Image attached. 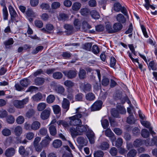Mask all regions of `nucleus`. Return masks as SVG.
<instances>
[{
  "instance_id": "f257e3e1",
  "label": "nucleus",
  "mask_w": 157,
  "mask_h": 157,
  "mask_svg": "<svg viewBox=\"0 0 157 157\" xmlns=\"http://www.w3.org/2000/svg\"><path fill=\"white\" fill-rule=\"evenodd\" d=\"M76 110L77 114L69 118L70 120L69 123L71 125L77 126L81 125L82 121L80 118L82 119L84 123H86V121L85 118L88 116V113L80 108L76 109Z\"/></svg>"
},
{
  "instance_id": "f03ea898",
  "label": "nucleus",
  "mask_w": 157,
  "mask_h": 157,
  "mask_svg": "<svg viewBox=\"0 0 157 157\" xmlns=\"http://www.w3.org/2000/svg\"><path fill=\"white\" fill-rule=\"evenodd\" d=\"M29 101V98L26 97L22 100H14L13 102V104L16 108L21 109L24 107L25 105Z\"/></svg>"
},
{
  "instance_id": "7ed1b4c3",
  "label": "nucleus",
  "mask_w": 157,
  "mask_h": 157,
  "mask_svg": "<svg viewBox=\"0 0 157 157\" xmlns=\"http://www.w3.org/2000/svg\"><path fill=\"white\" fill-rule=\"evenodd\" d=\"M62 72L65 76L69 79L75 78L77 75V71L75 69L64 71Z\"/></svg>"
},
{
  "instance_id": "20e7f679",
  "label": "nucleus",
  "mask_w": 157,
  "mask_h": 157,
  "mask_svg": "<svg viewBox=\"0 0 157 157\" xmlns=\"http://www.w3.org/2000/svg\"><path fill=\"white\" fill-rule=\"evenodd\" d=\"M8 8L10 15L11 20L12 21H15L16 22H17L16 20L18 17V15L14 9L11 5L9 6Z\"/></svg>"
},
{
  "instance_id": "39448f33",
  "label": "nucleus",
  "mask_w": 157,
  "mask_h": 157,
  "mask_svg": "<svg viewBox=\"0 0 157 157\" xmlns=\"http://www.w3.org/2000/svg\"><path fill=\"white\" fill-rule=\"evenodd\" d=\"M144 144L146 146L155 145L157 147V137H154L151 140L147 139L144 141Z\"/></svg>"
},
{
  "instance_id": "423d86ee",
  "label": "nucleus",
  "mask_w": 157,
  "mask_h": 157,
  "mask_svg": "<svg viewBox=\"0 0 157 157\" xmlns=\"http://www.w3.org/2000/svg\"><path fill=\"white\" fill-rule=\"evenodd\" d=\"M51 110L50 109H47L43 110L40 114L41 118L43 120L47 119L50 117Z\"/></svg>"
},
{
  "instance_id": "0eeeda50",
  "label": "nucleus",
  "mask_w": 157,
  "mask_h": 157,
  "mask_svg": "<svg viewBox=\"0 0 157 157\" xmlns=\"http://www.w3.org/2000/svg\"><path fill=\"white\" fill-rule=\"evenodd\" d=\"M102 103V102L101 100L96 101L92 106L91 110L95 111L100 110L101 108Z\"/></svg>"
},
{
  "instance_id": "6e6552de",
  "label": "nucleus",
  "mask_w": 157,
  "mask_h": 157,
  "mask_svg": "<svg viewBox=\"0 0 157 157\" xmlns=\"http://www.w3.org/2000/svg\"><path fill=\"white\" fill-rule=\"evenodd\" d=\"M105 134L106 136L110 138L112 143L114 142L116 139L114 134L110 128H108L105 131Z\"/></svg>"
},
{
  "instance_id": "1a4fd4ad",
  "label": "nucleus",
  "mask_w": 157,
  "mask_h": 157,
  "mask_svg": "<svg viewBox=\"0 0 157 157\" xmlns=\"http://www.w3.org/2000/svg\"><path fill=\"white\" fill-rule=\"evenodd\" d=\"M15 153V150L14 148L9 147L6 150L4 154L6 157H11L14 155Z\"/></svg>"
},
{
  "instance_id": "9d476101",
  "label": "nucleus",
  "mask_w": 157,
  "mask_h": 157,
  "mask_svg": "<svg viewBox=\"0 0 157 157\" xmlns=\"http://www.w3.org/2000/svg\"><path fill=\"white\" fill-rule=\"evenodd\" d=\"M123 27V25L120 23L116 22L113 25V33L120 31Z\"/></svg>"
},
{
  "instance_id": "9b49d317",
  "label": "nucleus",
  "mask_w": 157,
  "mask_h": 157,
  "mask_svg": "<svg viewBox=\"0 0 157 157\" xmlns=\"http://www.w3.org/2000/svg\"><path fill=\"white\" fill-rule=\"evenodd\" d=\"M51 140L52 139L49 136L48 134V135L44 138V139L41 141L40 144L44 147H46L49 145L50 142Z\"/></svg>"
},
{
  "instance_id": "f8f14e48",
  "label": "nucleus",
  "mask_w": 157,
  "mask_h": 157,
  "mask_svg": "<svg viewBox=\"0 0 157 157\" xmlns=\"http://www.w3.org/2000/svg\"><path fill=\"white\" fill-rule=\"evenodd\" d=\"M70 103L69 101L66 98H64L62 103V107L67 112L69 109Z\"/></svg>"
},
{
  "instance_id": "ddd939ff",
  "label": "nucleus",
  "mask_w": 157,
  "mask_h": 157,
  "mask_svg": "<svg viewBox=\"0 0 157 157\" xmlns=\"http://www.w3.org/2000/svg\"><path fill=\"white\" fill-rule=\"evenodd\" d=\"M91 144H93L94 143L95 136L93 131H90L88 132L86 135Z\"/></svg>"
},
{
  "instance_id": "4468645a",
  "label": "nucleus",
  "mask_w": 157,
  "mask_h": 157,
  "mask_svg": "<svg viewBox=\"0 0 157 157\" xmlns=\"http://www.w3.org/2000/svg\"><path fill=\"white\" fill-rule=\"evenodd\" d=\"M147 64L149 71H150L151 69L154 71H157V63L154 60L151 61L148 64V63Z\"/></svg>"
},
{
  "instance_id": "2eb2a0df",
  "label": "nucleus",
  "mask_w": 157,
  "mask_h": 157,
  "mask_svg": "<svg viewBox=\"0 0 157 157\" xmlns=\"http://www.w3.org/2000/svg\"><path fill=\"white\" fill-rule=\"evenodd\" d=\"M77 142L82 147L86 146L88 142L87 140L82 136H79L77 139Z\"/></svg>"
},
{
  "instance_id": "dca6fc26",
  "label": "nucleus",
  "mask_w": 157,
  "mask_h": 157,
  "mask_svg": "<svg viewBox=\"0 0 157 157\" xmlns=\"http://www.w3.org/2000/svg\"><path fill=\"white\" fill-rule=\"evenodd\" d=\"M80 87L85 93L90 91L92 88L91 85L88 83L82 84Z\"/></svg>"
},
{
  "instance_id": "f3484780",
  "label": "nucleus",
  "mask_w": 157,
  "mask_h": 157,
  "mask_svg": "<svg viewBox=\"0 0 157 157\" xmlns=\"http://www.w3.org/2000/svg\"><path fill=\"white\" fill-rule=\"evenodd\" d=\"M44 78L42 77H36L34 79V84L36 86H40L42 85L44 83Z\"/></svg>"
},
{
  "instance_id": "a211bd4d",
  "label": "nucleus",
  "mask_w": 157,
  "mask_h": 157,
  "mask_svg": "<svg viewBox=\"0 0 157 157\" xmlns=\"http://www.w3.org/2000/svg\"><path fill=\"white\" fill-rule=\"evenodd\" d=\"M64 28L67 30L66 32L68 35H71L74 32V27L72 25L67 24H65L64 25Z\"/></svg>"
},
{
  "instance_id": "6ab92c4d",
  "label": "nucleus",
  "mask_w": 157,
  "mask_h": 157,
  "mask_svg": "<svg viewBox=\"0 0 157 157\" xmlns=\"http://www.w3.org/2000/svg\"><path fill=\"white\" fill-rule=\"evenodd\" d=\"M116 19L117 21L121 24H124L126 21V19L124 16L121 13L117 14L116 16Z\"/></svg>"
},
{
  "instance_id": "aec40b11",
  "label": "nucleus",
  "mask_w": 157,
  "mask_h": 157,
  "mask_svg": "<svg viewBox=\"0 0 157 157\" xmlns=\"http://www.w3.org/2000/svg\"><path fill=\"white\" fill-rule=\"evenodd\" d=\"M86 127H87L86 125V126L82 125L81 126L78 125L77 126V129L79 135H82L83 132L86 131L87 128Z\"/></svg>"
},
{
  "instance_id": "412c9836",
  "label": "nucleus",
  "mask_w": 157,
  "mask_h": 157,
  "mask_svg": "<svg viewBox=\"0 0 157 157\" xmlns=\"http://www.w3.org/2000/svg\"><path fill=\"white\" fill-rule=\"evenodd\" d=\"M25 14L28 17H35L37 16L33 10L30 8H28L25 12Z\"/></svg>"
},
{
  "instance_id": "4be33fe9",
  "label": "nucleus",
  "mask_w": 157,
  "mask_h": 157,
  "mask_svg": "<svg viewBox=\"0 0 157 157\" xmlns=\"http://www.w3.org/2000/svg\"><path fill=\"white\" fill-rule=\"evenodd\" d=\"M32 130L35 131L38 130L40 127V124L38 121L33 122L31 124Z\"/></svg>"
},
{
  "instance_id": "5701e85b",
  "label": "nucleus",
  "mask_w": 157,
  "mask_h": 157,
  "mask_svg": "<svg viewBox=\"0 0 157 157\" xmlns=\"http://www.w3.org/2000/svg\"><path fill=\"white\" fill-rule=\"evenodd\" d=\"M32 98L33 101H39L43 98V95L41 93H38L33 96Z\"/></svg>"
},
{
  "instance_id": "b1692460",
  "label": "nucleus",
  "mask_w": 157,
  "mask_h": 157,
  "mask_svg": "<svg viewBox=\"0 0 157 157\" xmlns=\"http://www.w3.org/2000/svg\"><path fill=\"white\" fill-rule=\"evenodd\" d=\"M105 29L106 31L109 34L113 33V25L112 26L111 24L108 22L106 24Z\"/></svg>"
},
{
  "instance_id": "393cba45",
  "label": "nucleus",
  "mask_w": 157,
  "mask_h": 157,
  "mask_svg": "<svg viewBox=\"0 0 157 157\" xmlns=\"http://www.w3.org/2000/svg\"><path fill=\"white\" fill-rule=\"evenodd\" d=\"M70 132L73 137H75L76 136L79 135L78 132L77 130V127L76 128L74 127L71 128H70Z\"/></svg>"
},
{
  "instance_id": "a878e982",
  "label": "nucleus",
  "mask_w": 157,
  "mask_h": 157,
  "mask_svg": "<svg viewBox=\"0 0 157 157\" xmlns=\"http://www.w3.org/2000/svg\"><path fill=\"white\" fill-rule=\"evenodd\" d=\"M62 142L61 140L56 139L53 141L52 143V145L54 148H58L62 146Z\"/></svg>"
},
{
  "instance_id": "bb28decb",
  "label": "nucleus",
  "mask_w": 157,
  "mask_h": 157,
  "mask_svg": "<svg viewBox=\"0 0 157 157\" xmlns=\"http://www.w3.org/2000/svg\"><path fill=\"white\" fill-rule=\"evenodd\" d=\"M49 129L50 134L52 136H55L57 132L56 129V127L53 125H51L49 128Z\"/></svg>"
},
{
  "instance_id": "cd10ccee",
  "label": "nucleus",
  "mask_w": 157,
  "mask_h": 157,
  "mask_svg": "<svg viewBox=\"0 0 157 157\" xmlns=\"http://www.w3.org/2000/svg\"><path fill=\"white\" fill-rule=\"evenodd\" d=\"M78 76L80 79H83L85 78L86 77V71L83 69H80L78 73Z\"/></svg>"
},
{
  "instance_id": "c85d7f7f",
  "label": "nucleus",
  "mask_w": 157,
  "mask_h": 157,
  "mask_svg": "<svg viewBox=\"0 0 157 157\" xmlns=\"http://www.w3.org/2000/svg\"><path fill=\"white\" fill-rule=\"evenodd\" d=\"M22 132V129L21 127L19 126H17L14 129L15 135L17 136H20Z\"/></svg>"
},
{
  "instance_id": "c756f323",
  "label": "nucleus",
  "mask_w": 157,
  "mask_h": 157,
  "mask_svg": "<svg viewBox=\"0 0 157 157\" xmlns=\"http://www.w3.org/2000/svg\"><path fill=\"white\" fill-rule=\"evenodd\" d=\"M90 13L92 17L94 19H98L100 17V16L96 10H92L90 12Z\"/></svg>"
},
{
  "instance_id": "7c9ffc66",
  "label": "nucleus",
  "mask_w": 157,
  "mask_h": 157,
  "mask_svg": "<svg viewBox=\"0 0 157 157\" xmlns=\"http://www.w3.org/2000/svg\"><path fill=\"white\" fill-rule=\"evenodd\" d=\"M75 27L78 31L80 30L81 26V22L78 19H76L74 22Z\"/></svg>"
},
{
  "instance_id": "2f4dec72",
  "label": "nucleus",
  "mask_w": 157,
  "mask_h": 157,
  "mask_svg": "<svg viewBox=\"0 0 157 157\" xmlns=\"http://www.w3.org/2000/svg\"><path fill=\"white\" fill-rule=\"evenodd\" d=\"M18 151L19 154L21 155H27L29 154L23 146H21L19 147Z\"/></svg>"
},
{
  "instance_id": "473e14b6",
  "label": "nucleus",
  "mask_w": 157,
  "mask_h": 157,
  "mask_svg": "<svg viewBox=\"0 0 157 157\" xmlns=\"http://www.w3.org/2000/svg\"><path fill=\"white\" fill-rule=\"evenodd\" d=\"M81 4L78 2H76L74 3L72 6V9L75 11H77L81 8Z\"/></svg>"
},
{
  "instance_id": "72a5a7b5",
  "label": "nucleus",
  "mask_w": 157,
  "mask_h": 157,
  "mask_svg": "<svg viewBox=\"0 0 157 157\" xmlns=\"http://www.w3.org/2000/svg\"><path fill=\"white\" fill-rule=\"evenodd\" d=\"M64 87L60 86H57L55 87V90L57 93L62 94L64 91Z\"/></svg>"
},
{
  "instance_id": "f704fd0d",
  "label": "nucleus",
  "mask_w": 157,
  "mask_h": 157,
  "mask_svg": "<svg viewBox=\"0 0 157 157\" xmlns=\"http://www.w3.org/2000/svg\"><path fill=\"white\" fill-rule=\"evenodd\" d=\"M68 18V15L65 13H61L59 15L58 19L60 20L65 21Z\"/></svg>"
},
{
  "instance_id": "c9c22d12",
  "label": "nucleus",
  "mask_w": 157,
  "mask_h": 157,
  "mask_svg": "<svg viewBox=\"0 0 157 157\" xmlns=\"http://www.w3.org/2000/svg\"><path fill=\"white\" fill-rule=\"evenodd\" d=\"M53 77L55 79H59L62 78L63 74L60 72H56L53 73Z\"/></svg>"
},
{
  "instance_id": "e433bc0d",
  "label": "nucleus",
  "mask_w": 157,
  "mask_h": 157,
  "mask_svg": "<svg viewBox=\"0 0 157 157\" xmlns=\"http://www.w3.org/2000/svg\"><path fill=\"white\" fill-rule=\"evenodd\" d=\"M135 121L133 115H130L127 118V122L130 124H133Z\"/></svg>"
},
{
  "instance_id": "4c0bfd02",
  "label": "nucleus",
  "mask_w": 157,
  "mask_h": 157,
  "mask_svg": "<svg viewBox=\"0 0 157 157\" xmlns=\"http://www.w3.org/2000/svg\"><path fill=\"white\" fill-rule=\"evenodd\" d=\"M13 43L14 41L13 38H10L5 41L4 44L6 48H9L8 46L9 47V46L13 44Z\"/></svg>"
},
{
  "instance_id": "58836bf2",
  "label": "nucleus",
  "mask_w": 157,
  "mask_h": 157,
  "mask_svg": "<svg viewBox=\"0 0 157 157\" xmlns=\"http://www.w3.org/2000/svg\"><path fill=\"white\" fill-rule=\"evenodd\" d=\"M109 147V144L106 142H102L100 146V148L102 150H106Z\"/></svg>"
},
{
  "instance_id": "ea45409f",
  "label": "nucleus",
  "mask_w": 157,
  "mask_h": 157,
  "mask_svg": "<svg viewBox=\"0 0 157 157\" xmlns=\"http://www.w3.org/2000/svg\"><path fill=\"white\" fill-rule=\"evenodd\" d=\"M34 135L35 134L33 132H29L26 133L25 137L29 140H31L34 138Z\"/></svg>"
},
{
  "instance_id": "a19ab883",
  "label": "nucleus",
  "mask_w": 157,
  "mask_h": 157,
  "mask_svg": "<svg viewBox=\"0 0 157 157\" xmlns=\"http://www.w3.org/2000/svg\"><path fill=\"white\" fill-rule=\"evenodd\" d=\"M20 83L21 86L24 87H26L29 84L28 79L25 78L21 80L20 81Z\"/></svg>"
},
{
  "instance_id": "79ce46f5",
  "label": "nucleus",
  "mask_w": 157,
  "mask_h": 157,
  "mask_svg": "<svg viewBox=\"0 0 157 157\" xmlns=\"http://www.w3.org/2000/svg\"><path fill=\"white\" fill-rule=\"evenodd\" d=\"M46 106V104L45 103L41 102L39 103L38 105L37 108L39 111L44 110Z\"/></svg>"
},
{
  "instance_id": "37998d69",
  "label": "nucleus",
  "mask_w": 157,
  "mask_h": 157,
  "mask_svg": "<svg viewBox=\"0 0 157 157\" xmlns=\"http://www.w3.org/2000/svg\"><path fill=\"white\" fill-rule=\"evenodd\" d=\"M84 95L81 93H78L75 96V100L76 101H82L83 100Z\"/></svg>"
},
{
  "instance_id": "c03bdc74",
  "label": "nucleus",
  "mask_w": 157,
  "mask_h": 157,
  "mask_svg": "<svg viewBox=\"0 0 157 157\" xmlns=\"http://www.w3.org/2000/svg\"><path fill=\"white\" fill-rule=\"evenodd\" d=\"M92 44L91 43H86L82 45L83 49L88 51H90L92 47Z\"/></svg>"
},
{
  "instance_id": "a18cd8bd",
  "label": "nucleus",
  "mask_w": 157,
  "mask_h": 157,
  "mask_svg": "<svg viewBox=\"0 0 157 157\" xmlns=\"http://www.w3.org/2000/svg\"><path fill=\"white\" fill-rule=\"evenodd\" d=\"M91 27V25L86 21H84L82 23V28L85 31H86L87 29H90Z\"/></svg>"
},
{
  "instance_id": "49530a36",
  "label": "nucleus",
  "mask_w": 157,
  "mask_h": 157,
  "mask_svg": "<svg viewBox=\"0 0 157 157\" xmlns=\"http://www.w3.org/2000/svg\"><path fill=\"white\" fill-rule=\"evenodd\" d=\"M137 154V151L135 149H132L127 154V157H134Z\"/></svg>"
},
{
  "instance_id": "de8ad7c7",
  "label": "nucleus",
  "mask_w": 157,
  "mask_h": 157,
  "mask_svg": "<svg viewBox=\"0 0 157 157\" xmlns=\"http://www.w3.org/2000/svg\"><path fill=\"white\" fill-rule=\"evenodd\" d=\"M6 121L9 124H12L15 121V119L13 116L12 115H9L6 118Z\"/></svg>"
},
{
  "instance_id": "09e8293b",
  "label": "nucleus",
  "mask_w": 157,
  "mask_h": 157,
  "mask_svg": "<svg viewBox=\"0 0 157 157\" xmlns=\"http://www.w3.org/2000/svg\"><path fill=\"white\" fill-rule=\"evenodd\" d=\"M141 135L144 138H147L149 136V131L146 129H143L141 132Z\"/></svg>"
},
{
  "instance_id": "8fccbe9b",
  "label": "nucleus",
  "mask_w": 157,
  "mask_h": 157,
  "mask_svg": "<svg viewBox=\"0 0 157 157\" xmlns=\"http://www.w3.org/2000/svg\"><path fill=\"white\" fill-rule=\"evenodd\" d=\"M52 108L55 113L59 114L61 111V108L60 106L57 105H55L52 106Z\"/></svg>"
},
{
  "instance_id": "3c124183",
  "label": "nucleus",
  "mask_w": 157,
  "mask_h": 157,
  "mask_svg": "<svg viewBox=\"0 0 157 157\" xmlns=\"http://www.w3.org/2000/svg\"><path fill=\"white\" fill-rule=\"evenodd\" d=\"M55 99V98L54 96L51 94L47 97L46 99L47 102L48 103H51L54 101Z\"/></svg>"
},
{
  "instance_id": "603ef678",
  "label": "nucleus",
  "mask_w": 157,
  "mask_h": 157,
  "mask_svg": "<svg viewBox=\"0 0 157 157\" xmlns=\"http://www.w3.org/2000/svg\"><path fill=\"white\" fill-rule=\"evenodd\" d=\"M102 125L104 129L107 128L109 126V123L107 119H104L101 120Z\"/></svg>"
},
{
  "instance_id": "864d4df0",
  "label": "nucleus",
  "mask_w": 157,
  "mask_h": 157,
  "mask_svg": "<svg viewBox=\"0 0 157 157\" xmlns=\"http://www.w3.org/2000/svg\"><path fill=\"white\" fill-rule=\"evenodd\" d=\"M95 98L94 95L92 93H88L86 96V99L89 101H93L94 100Z\"/></svg>"
},
{
  "instance_id": "5fc2aeb1",
  "label": "nucleus",
  "mask_w": 157,
  "mask_h": 157,
  "mask_svg": "<svg viewBox=\"0 0 157 157\" xmlns=\"http://www.w3.org/2000/svg\"><path fill=\"white\" fill-rule=\"evenodd\" d=\"M123 143V140L121 138H118L115 141V146L117 147L121 146Z\"/></svg>"
},
{
  "instance_id": "6e6d98bb",
  "label": "nucleus",
  "mask_w": 157,
  "mask_h": 157,
  "mask_svg": "<svg viewBox=\"0 0 157 157\" xmlns=\"http://www.w3.org/2000/svg\"><path fill=\"white\" fill-rule=\"evenodd\" d=\"M2 14L3 19L4 20H8V13L7 11V9H2Z\"/></svg>"
},
{
  "instance_id": "4d7b16f0",
  "label": "nucleus",
  "mask_w": 157,
  "mask_h": 157,
  "mask_svg": "<svg viewBox=\"0 0 157 157\" xmlns=\"http://www.w3.org/2000/svg\"><path fill=\"white\" fill-rule=\"evenodd\" d=\"M57 123L59 125H62L65 128L69 127V125L68 123L62 120L58 121L57 122Z\"/></svg>"
},
{
  "instance_id": "13d9d810",
  "label": "nucleus",
  "mask_w": 157,
  "mask_h": 157,
  "mask_svg": "<svg viewBox=\"0 0 157 157\" xmlns=\"http://www.w3.org/2000/svg\"><path fill=\"white\" fill-rule=\"evenodd\" d=\"M121 6L120 3H116L114 5V10L116 12H119L121 9Z\"/></svg>"
},
{
  "instance_id": "bf43d9fd",
  "label": "nucleus",
  "mask_w": 157,
  "mask_h": 157,
  "mask_svg": "<svg viewBox=\"0 0 157 157\" xmlns=\"http://www.w3.org/2000/svg\"><path fill=\"white\" fill-rule=\"evenodd\" d=\"M64 84L66 86L71 88L74 86L75 83L71 81L67 80L65 81Z\"/></svg>"
},
{
  "instance_id": "052dcab7",
  "label": "nucleus",
  "mask_w": 157,
  "mask_h": 157,
  "mask_svg": "<svg viewBox=\"0 0 157 157\" xmlns=\"http://www.w3.org/2000/svg\"><path fill=\"white\" fill-rule=\"evenodd\" d=\"M80 12L81 15L83 16L87 15L90 12L89 10L86 8L81 9Z\"/></svg>"
},
{
  "instance_id": "680f3d73",
  "label": "nucleus",
  "mask_w": 157,
  "mask_h": 157,
  "mask_svg": "<svg viewBox=\"0 0 157 157\" xmlns=\"http://www.w3.org/2000/svg\"><path fill=\"white\" fill-rule=\"evenodd\" d=\"M34 24L36 27L39 28H41L43 26V23L42 21L39 20H35L34 21Z\"/></svg>"
},
{
  "instance_id": "e2e57ef3",
  "label": "nucleus",
  "mask_w": 157,
  "mask_h": 157,
  "mask_svg": "<svg viewBox=\"0 0 157 157\" xmlns=\"http://www.w3.org/2000/svg\"><path fill=\"white\" fill-rule=\"evenodd\" d=\"M142 141L140 139H136L133 142V146L135 147H137L141 145Z\"/></svg>"
},
{
  "instance_id": "0e129e2a",
  "label": "nucleus",
  "mask_w": 157,
  "mask_h": 157,
  "mask_svg": "<svg viewBox=\"0 0 157 157\" xmlns=\"http://www.w3.org/2000/svg\"><path fill=\"white\" fill-rule=\"evenodd\" d=\"M40 134L43 136H46L47 134V130L46 128H42L40 129L39 131Z\"/></svg>"
},
{
  "instance_id": "69168bd1",
  "label": "nucleus",
  "mask_w": 157,
  "mask_h": 157,
  "mask_svg": "<svg viewBox=\"0 0 157 157\" xmlns=\"http://www.w3.org/2000/svg\"><path fill=\"white\" fill-rule=\"evenodd\" d=\"M109 79L105 76L103 77L102 80V85L104 86H107L109 84Z\"/></svg>"
},
{
  "instance_id": "338daca9",
  "label": "nucleus",
  "mask_w": 157,
  "mask_h": 157,
  "mask_svg": "<svg viewBox=\"0 0 157 157\" xmlns=\"http://www.w3.org/2000/svg\"><path fill=\"white\" fill-rule=\"evenodd\" d=\"M94 155V157H103L104 153L102 151H98L95 152Z\"/></svg>"
},
{
  "instance_id": "774afa93",
  "label": "nucleus",
  "mask_w": 157,
  "mask_h": 157,
  "mask_svg": "<svg viewBox=\"0 0 157 157\" xmlns=\"http://www.w3.org/2000/svg\"><path fill=\"white\" fill-rule=\"evenodd\" d=\"M71 54L70 52H65L62 53V56L63 58L67 59L70 58L71 57Z\"/></svg>"
}]
</instances>
